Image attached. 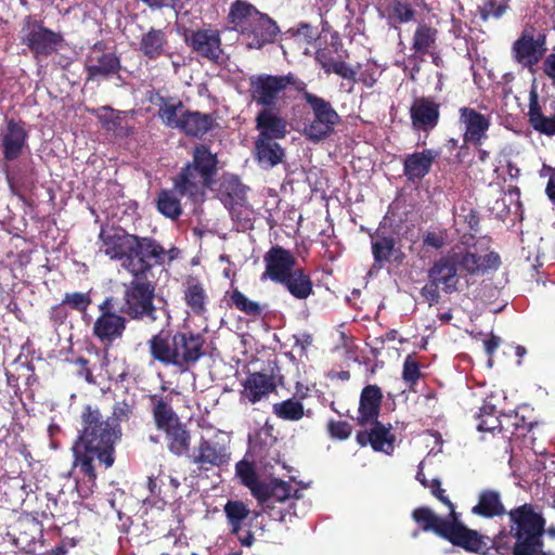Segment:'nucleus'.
Here are the masks:
<instances>
[{"label":"nucleus","instance_id":"obj_1","mask_svg":"<svg viewBox=\"0 0 555 555\" xmlns=\"http://www.w3.org/2000/svg\"><path fill=\"white\" fill-rule=\"evenodd\" d=\"M102 251L112 260L120 262L131 276L124 284L122 305L119 312L131 320H156L154 305L156 283L147 275L154 267L164 266L176 258L175 248L167 250L156 238L130 234L119 228L101 229Z\"/></svg>","mask_w":555,"mask_h":555},{"label":"nucleus","instance_id":"obj_2","mask_svg":"<svg viewBox=\"0 0 555 555\" xmlns=\"http://www.w3.org/2000/svg\"><path fill=\"white\" fill-rule=\"evenodd\" d=\"M119 424L105 417L98 406L87 404L80 414V427L72 446L73 467L85 478L79 491L83 496L93 493L98 474L95 464L111 468L116 460V443L120 439Z\"/></svg>","mask_w":555,"mask_h":555},{"label":"nucleus","instance_id":"obj_3","mask_svg":"<svg viewBox=\"0 0 555 555\" xmlns=\"http://www.w3.org/2000/svg\"><path fill=\"white\" fill-rule=\"evenodd\" d=\"M149 352L154 361L185 371L205 354V337L192 330L162 328L147 340Z\"/></svg>","mask_w":555,"mask_h":555},{"label":"nucleus","instance_id":"obj_4","mask_svg":"<svg viewBox=\"0 0 555 555\" xmlns=\"http://www.w3.org/2000/svg\"><path fill=\"white\" fill-rule=\"evenodd\" d=\"M501 257L496 251L483 256L467 249L449 251L436 259L427 271V278L441 286V292L451 295L461 291L460 270L466 275H478L489 270H498Z\"/></svg>","mask_w":555,"mask_h":555},{"label":"nucleus","instance_id":"obj_5","mask_svg":"<svg viewBox=\"0 0 555 555\" xmlns=\"http://www.w3.org/2000/svg\"><path fill=\"white\" fill-rule=\"evenodd\" d=\"M227 21L230 28L242 37L248 49L260 50L273 43L280 34L278 23L247 0L233 1Z\"/></svg>","mask_w":555,"mask_h":555},{"label":"nucleus","instance_id":"obj_6","mask_svg":"<svg viewBox=\"0 0 555 555\" xmlns=\"http://www.w3.org/2000/svg\"><path fill=\"white\" fill-rule=\"evenodd\" d=\"M217 153L206 144H196L192 151V160L188 162L172 178V183L180 196L195 202L217 182L219 171Z\"/></svg>","mask_w":555,"mask_h":555},{"label":"nucleus","instance_id":"obj_7","mask_svg":"<svg viewBox=\"0 0 555 555\" xmlns=\"http://www.w3.org/2000/svg\"><path fill=\"white\" fill-rule=\"evenodd\" d=\"M511 534L516 540L514 555H528L535 547H543L545 532V518L537 513L534 506L525 503L511 509L508 513Z\"/></svg>","mask_w":555,"mask_h":555},{"label":"nucleus","instance_id":"obj_8","mask_svg":"<svg viewBox=\"0 0 555 555\" xmlns=\"http://www.w3.org/2000/svg\"><path fill=\"white\" fill-rule=\"evenodd\" d=\"M307 83L293 73L286 75L260 74L249 78V96L261 108H276L284 101L287 89L298 93Z\"/></svg>","mask_w":555,"mask_h":555},{"label":"nucleus","instance_id":"obj_9","mask_svg":"<svg viewBox=\"0 0 555 555\" xmlns=\"http://www.w3.org/2000/svg\"><path fill=\"white\" fill-rule=\"evenodd\" d=\"M300 93L312 112V118L305 126L304 134L313 142L325 140L334 132L340 116L328 101L308 92L307 87Z\"/></svg>","mask_w":555,"mask_h":555},{"label":"nucleus","instance_id":"obj_10","mask_svg":"<svg viewBox=\"0 0 555 555\" xmlns=\"http://www.w3.org/2000/svg\"><path fill=\"white\" fill-rule=\"evenodd\" d=\"M21 43L26 46L35 59L48 57L59 51L64 37L44 26L42 21L26 16L22 27Z\"/></svg>","mask_w":555,"mask_h":555},{"label":"nucleus","instance_id":"obj_11","mask_svg":"<svg viewBox=\"0 0 555 555\" xmlns=\"http://www.w3.org/2000/svg\"><path fill=\"white\" fill-rule=\"evenodd\" d=\"M98 309L99 315L93 322L92 336L103 346L111 347L116 340L122 338L127 328V318L117 312L116 299L113 296L105 297Z\"/></svg>","mask_w":555,"mask_h":555},{"label":"nucleus","instance_id":"obj_12","mask_svg":"<svg viewBox=\"0 0 555 555\" xmlns=\"http://www.w3.org/2000/svg\"><path fill=\"white\" fill-rule=\"evenodd\" d=\"M546 51V34L532 25L525 26L512 46L514 61L530 70L544 59Z\"/></svg>","mask_w":555,"mask_h":555},{"label":"nucleus","instance_id":"obj_13","mask_svg":"<svg viewBox=\"0 0 555 555\" xmlns=\"http://www.w3.org/2000/svg\"><path fill=\"white\" fill-rule=\"evenodd\" d=\"M121 69L120 57L116 52L107 51L104 41H96L85 60L87 80L107 79L118 75Z\"/></svg>","mask_w":555,"mask_h":555},{"label":"nucleus","instance_id":"obj_14","mask_svg":"<svg viewBox=\"0 0 555 555\" xmlns=\"http://www.w3.org/2000/svg\"><path fill=\"white\" fill-rule=\"evenodd\" d=\"M186 46L198 57H202L212 64L223 62V49L221 34L218 29L199 28L184 34Z\"/></svg>","mask_w":555,"mask_h":555},{"label":"nucleus","instance_id":"obj_15","mask_svg":"<svg viewBox=\"0 0 555 555\" xmlns=\"http://www.w3.org/2000/svg\"><path fill=\"white\" fill-rule=\"evenodd\" d=\"M189 459L191 463L197 465L199 470L208 472L215 467L228 466L231 461V451L225 443L201 437L197 446L189 454Z\"/></svg>","mask_w":555,"mask_h":555},{"label":"nucleus","instance_id":"obj_16","mask_svg":"<svg viewBox=\"0 0 555 555\" xmlns=\"http://www.w3.org/2000/svg\"><path fill=\"white\" fill-rule=\"evenodd\" d=\"M450 516L451 522L443 539L466 552L485 555L490 538L465 526L460 520V514L456 511H452Z\"/></svg>","mask_w":555,"mask_h":555},{"label":"nucleus","instance_id":"obj_17","mask_svg":"<svg viewBox=\"0 0 555 555\" xmlns=\"http://www.w3.org/2000/svg\"><path fill=\"white\" fill-rule=\"evenodd\" d=\"M440 103L433 96H417L410 106V119L413 130L429 133L440 121Z\"/></svg>","mask_w":555,"mask_h":555},{"label":"nucleus","instance_id":"obj_18","mask_svg":"<svg viewBox=\"0 0 555 555\" xmlns=\"http://www.w3.org/2000/svg\"><path fill=\"white\" fill-rule=\"evenodd\" d=\"M263 262L261 281L270 280L280 284L295 269L296 258L291 250L274 245L263 255Z\"/></svg>","mask_w":555,"mask_h":555},{"label":"nucleus","instance_id":"obj_19","mask_svg":"<svg viewBox=\"0 0 555 555\" xmlns=\"http://www.w3.org/2000/svg\"><path fill=\"white\" fill-rule=\"evenodd\" d=\"M459 114V121L464 126V144L481 146L482 142L488 139L487 132L491 126V116L468 106L461 107Z\"/></svg>","mask_w":555,"mask_h":555},{"label":"nucleus","instance_id":"obj_20","mask_svg":"<svg viewBox=\"0 0 555 555\" xmlns=\"http://www.w3.org/2000/svg\"><path fill=\"white\" fill-rule=\"evenodd\" d=\"M518 415H500L499 411L493 404L485 403L476 415V427L479 431L485 433H505L511 436L515 435L518 429L517 424Z\"/></svg>","mask_w":555,"mask_h":555},{"label":"nucleus","instance_id":"obj_21","mask_svg":"<svg viewBox=\"0 0 555 555\" xmlns=\"http://www.w3.org/2000/svg\"><path fill=\"white\" fill-rule=\"evenodd\" d=\"M0 135L2 155L7 163L16 160L28 146V132L23 121H16L13 118L7 120V126Z\"/></svg>","mask_w":555,"mask_h":555},{"label":"nucleus","instance_id":"obj_22","mask_svg":"<svg viewBox=\"0 0 555 555\" xmlns=\"http://www.w3.org/2000/svg\"><path fill=\"white\" fill-rule=\"evenodd\" d=\"M440 156V151L435 149H424L414 151L404 156L403 176L408 182L413 184L421 182L431 171L433 165Z\"/></svg>","mask_w":555,"mask_h":555},{"label":"nucleus","instance_id":"obj_23","mask_svg":"<svg viewBox=\"0 0 555 555\" xmlns=\"http://www.w3.org/2000/svg\"><path fill=\"white\" fill-rule=\"evenodd\" d=\"M372 428L357 433L356 440L361 447L370 444L376 452H384L388 455L395 450L396 436L391 433V425L385 426L378 420L370 423Z\"/></svg>","mask_w":555,"mask_h":555},{"label":"nucleus","instance_id":"obj_24","mask_svg":"<svg viewBox=\"0 0 555 555\" xmlns=\"http://www.w3.org/2000/svg\"><path fill=\"white\" fill-rule=\"evenodd\" d=\"M182 295L189 313L204 317L208 311L209 296L198 276L188 275L182 283Z\"/></svg>","mask_w":555,"mask_h":555},{"label":"nucleus","instance_id":"obj_25","mask_svg":"<svg viewBox=\"0 0 555 555\" xmlns=\"http://www.w3.org/2000/svg\"><path fill=\"white\" fill-rule=\"evenodd\" d=\"M276 108H261L255 117V129L257 139L281 140L288 132L287 121L283 118Z\"/></svg>","mask_w":555,"mask_h":555},{"label":"nucleus","instance_id":"obj_26","mask_svg":"<svg viewBox=\"0 0 555 555\" xmlns=\"http://www.w3.org/2000/svg\"><path fill=\"white\" fill-rule=\"evenodd\" d=\"M383 402V392L377 385L365 386L360 395L358 417L356 422L359 426H366L376 422L379 416Z\"/></svg>","mask_w":555,"mask_h":555},{"label":"nucleus","instance_id":"obj_27","mask_svg":"<svg viewBox=\"0 0 555 555\" xmlns=\"http://www.w3.org/2000/svg\"><path fill=\"white\" fill-rule=\"evenodd\" d=\"M371 249L375 268H383L391 260L400 263L403 258V253L396 247L395 237L378 231L371 235Z\"/></svg>","mask_w":555,"mask_h":555},{"label":"nucleus","instance_id":"obj_28","mask_svg":"<svg viewBox=\"0 0 555 555\" xmlns=\"http://www.w3.org/2000/svg\"><path fill=\"white\" fill-rule=\"evenodd\" d=\"M273 427L269 424L261 426L255 434L248 437V451L247 454L259 464H268V460L274 457L271 448L275 442L272 436Z\"/></svg>","mask_w":555,"mask_h":555},{"label":"nucleus","instance_id":"obj_29","mask_svg":"<svg viewBox=\"0 0 555 555\" xmlns=\"http://www.w3.org/2000/svg\"><path fill=\"white\" fill-rule=\"evenodd\" d=\"M243 385V396L253 404L276 390L273 370L270 374L263 372L250 373Z\"/></svg>","mask_w":555,"mask_h":555},{"label":"nucleus","instance_id":"obj_30","mask_svg":"<svg viewBox=\"0 0 555 555\" xmlns=\"http://www.w3.org/2000/svg\"><path fill=\"white\" fill-rule=\"evenodd\" d=\"M215 126V118L211 114L186 108L182 115L179 131L185 137L202 139L212 130Z\"/></svg>","mask_w":555,"mask_h":555},{"label":"nucleus","instance_id":"obj_31","mask_svg":"<svg viewBox=\"0 0 555 555\" xmlns=\"http://www.w3.org/2000/svg\"><path fill=\"white\" fill-rule=\"evenodd\" d=\"M254 144L255 158L261 168L272 169L284 162L285 150L278 140L256 138Z\"/></svg>","mask_w":555,"mask_h":555},{"label":"nucleus","instance_id":"obj_32","mask_svg":"<svg viewBox=\"0 0 555 555\" xmlns=\"http://www.w3.org/2000/svg\"><path fill=\"white\" fill-rule=\"evenodd\" d=\"M149 401L153 421L158 430L163 431L181 421L170 404V398L154 393L149 396Z\"/></svg>","mask_w":555,"mask_h":555},{"label":"nucleus","instance_id":"obj_33","mask_svg":"<svg viewBox=\"0 0 555 555\" xmlns=\"http://www.w3.org/2000/svg\"><path fill=\"white\" fill-rule=\"evenodd\" d=\"M168 451L175 456L181 457L190 454L191 430L181 421L163 430Z\"/></svg>","mask_w":555,"mask_h":555},{"label":"nucleus","instance_id":"obj_34","mask_svg":"<svg viewBox=\"0 0 555 555\" xmlns=\"http://www.w3.org/2000/svg\"><path fill=\"white\" fill-rule=\"evenodd\" d=\"M412 519L425 531H431L440 538H444V534L450 526L451 516L442 518L434 513L428 506L416 507L412 512Z\"/></svg>","mask_w":555,"mask_h":555},{"label":"nucleus","instance_id":"obj_35","mask_svg":"<svg viewBox=\"0 0 555 555\" xmlns=\"http://www.w3.org/2000/svg\"><path fill=\"white\" fill-rule=\"evenodd\" d=\"M474 515L482 518H494L506 514L501 493L493 489H485L478 494V502L472 508Z\"/></svg>","mask_w":555,"mask_h":555},{"label":"nucleus","instance_id":"obj_36","mask_svg":"<svg viewBox=\"0 0 555 555\" xmlns=\"http://www.w3.org/2000/svg\"><path fill=\"white\" fill-rule=\"evenodd\" d=\"M168 38L163 29L150 28L139 42V51L149 60H157L167 54Z\"/></svg>","mask_w":555,"mask_h":555},{"label":"nucleus","instance_id":"obj_37","mask_svg":"<svg viewBox=\"0 0 555 555\" xmlns=\"http://www.w3.org/2000/svg\"><path fill=\"white\" fill-rule=\"evenodd\" d=\"M388 16L397 24H408L416 20L417 8L427 9L426 0H386Z\"/></svg>","mask_w":555,"mask_h":555},{"label":"nucleus","instance_id":"obj_38","mask_svg":"<svg viewBox=\"0 0 555 555\" xmlns=\"http://www.w3.org/2000/svg\"><path fill=\"white\" fill-rule=\"evenodd\" d=\"M157 105V116L163 124L168 128L179 130L182 115L186 109L183 102L178 98L158 95Z\"/></svg>","mask_w":555,"mask_h":555},{"label":"nucleus","instance_id":"obj_39","mask_svg":"<svg viewBox=\"0 0 555 555\" xmlns=\"http://www.w3.org/2000/svg\"><path fill=\"white\" fill-rule=\"evenodd\" d=\"M437 28L426 23L418 24L412 38V49L414 50V55H411L410 59L417 55L418 59L423 61V57L427 55V53H430L431 50L437 49Z\"/></svg>","mask_w":555,"mask_h":555},{"label":"nucleus","instance_id":"obj_40","mask_svg":"<svg viewBox=\"0 0 555 555\" xmlns=\"http://www.w3.org/2000/svg\"><path fill=\"white\" fill-rule=\"evenodd\" d=\"M247 188L236 176L224 177L220 184V194L224 205L233 214L234 206H244L247 202Z\"/></svg>","mask_w":555,"mask_h":555},{"label":"nucleus","instance_id":"obj_41","mask_svg":"<svg viewBox=\"0 0 555 555\" xmlns=\"http://www.w3.org/2000/svg\"><path fill=\"white\" fill-rule=\"evenodd\" d=\"M280 284L299 300H305L313 294L311 276L302 268H295Z\"/></svg>","mask_w":555,"mask_h":555},{"label":"nucleus","instance_id":"obj_42","mask_svg":"<svg viewBox=\"0 0 555 555\" xmlns=\"http://www.w3.org/2000/svg\"><path fill=\"white\" fill-rule=\"evenodd\" d=\"M235 475L241 483L248 488L254 498H262L267 489V482L259 479L253 462L241 460L235 465Z\"/></svg>","mask_w":555,"mask_h":555},{"label":"nucleus","instance_id":"obj_43","mask_svg":"<svg viewBox=\"0 0 555 555\" xmlns=\"http://www.w3.org/2000/svg\"><path fill=\"white\" fill-rule=\"evenodd\" d=\"M225 299L229 307L235 308L254 320L260 319L266 314L267 305L249 299L238 288L227 292Z\"/></svg>","mask_w":555,"mask_h":555},{"label":"nucleus","instance_id":"obj_44","mask_svg":"<svg viewBox=\"0 0 555 555\" xmlns=\"http://www.w3.org/2000/svg\"><path fill=\"white\" fill-rule=\"evenodd\" d=\"M528 117L534 130L546 135L555 134V114L553 116L543 115L535 90L530 92Z\"/></svg>","mask_w":555,"mask_h":555},{"label":"nucleus","instance_id":"obj_45","mask_svg":"<svg viewBox=\"0 0 555 555\" xmlns=\"http://www.w3.org/2000/svg\"><path fill=\"white\" fill-rule=\"evenodd\" d=\"M315 60L324 73H334L344 79L350 80L352 82L357 81V72L345 61L335 59L332 52L327 49L317 51Z\"/></svg>","mask_w":555,"mask_h":555},{"label":"nucleus","instance_id":"obj_46","mask_svg":"<svg viewBox=\"0 0 555 555\" xmlns=\"http://www.w3.org/2000/svg\"><path fill=\"white\" fill-rule=\"evenodd\" d=\"M264 495L262 498H255L260 505H266L270 507V503L272 502H285L289 498L294 496L296 499L300 498L299 490L296 489L293 492L292 486L284 480L281 479H272L270 482H267V489L264 491Z\"/></svg>","mask_w":555,"mask_h":555},{"label":"nucleus","instance_id":"obj_47","mask_svg":"<svg viewBox=\"0 0 555 555\" xmlns=\"http://www.w3.org/2000/svg\"><path fill=\"white\" fill-rule=\"evenodd\" d=\"M179 192L173 186L172 190L162 189L157 193L156 208L159 214L171 220H177L182 216V205L178 197Z\"/></svg>","mask_w":555,"mask_h":555},{"label":"nucleus","instance_id":"obj_48","mask_svg":"<svg viewBox=\"0 0 555 555\" xmlns=\"http://www.w3.org/2000/svg\"><path fill=\"white\" fill-rule=\"evenodd\" d=\"M223 511L231 534L238 535L243 531L244 521L250 514L248 506L242 501L229 500Z\"/></svg>","mask_w":555,"mask_h":555},{"label":"nucleus","instance_id":"obj_49","mask_svg":"<svg viewBox=\"0 0 555 555\" xmlns=\"http://www.w3.org/2000/svg\"><path fill=\"white\" fill-rule=\"evenodd\" d=\"M272 413L280 420L288 422L300 421L305 415V408L295 397L274 403Z\"/></svg>","mask_w":555,"mask_h":555},{"label":"nucleus","instance_id":"obj_50","mask_svg":"<svg viewBox=\"0 0 555 555\" xmlns=\"http://www.w3.org/2000/svg\"><path fill=\"white\" fill-rule=\"evenodd\" d=\"M511 531H500L494 538H490L485 555H514Z\"/></svg>","mask_w":555,"mask_h":555},{"label":"nucleus","instance_id":"obj_51","mask_svg":"<svg viewBox=\"0 0 555 555\" xmlns=\"http://www.w3.org/2000/svg\"><path fill=\"white\" fill-rule=\"evenodd\" d=\"M64 305L70 310H74L82 317L88 312L89 307L92 304V297L90 292H72L65 293L62 298Z\"/></svg>","mask_w":555,"mask_h":555},{"label":"nucleus","instance_id":"obj_52","mask_svg":"<svg viewBox=\"0 0 555 555\" xmlns=\"http://www.w3.org/2000/svg\"><path fill=\"white\" fill-rule=\"evenodd\" d=\"M509 8V0H486L482 5L478 8L479 16L483 22L489 18L502 17Z\"/></svg>","mask_w":555,"mask_h":555},{"label":"nucleus","instance_id":"obj_53","mask_svg":"<svg viewBox=\"0 0 555 555\" xmlns=\"http://www.w3.org/2000/svg\"><path fill=\"white\" fill-rule=\"evenodd\" d=\"M421 376L420 363L413 356H408L403 362L402 379L412 388Z\"/></svg>","mask_w":555,"mask_h":555},{"label":"nucleus","instance_id":"obj_54","mask_svg":"<svg viewBox=\"0 0 555 555\" xmlns=\"http://www.w3.org/2000/svg\"><path fill=\"white\" fill-rule=\"evenodd\" d=\"M440 293L441 286L438 285L433 279H428L427 283L420 291L422 298L428 302L429 306H434L440 302Z\"/></svg>","mask_w":555,"mask_h":555},{"label":"nucleus","instance_id":"obj_55","mask_svg":"<svg viewBox=\"0 0 555 555\" xmlns=\"http://www.w3.org/2000/svg\"><path fill=\"white\" fill-rule=\"evenodd\" d=\"M327 431L332 438L338 440H346L352 433V426L345 421L331 420L327 423Z\"/></svg>","mask_w":555,"mask_h":555},{"label":"nucleus","instance_id":"obj_56","mask_svg":"<svg viewBox=\"0 0 555 555\" xmlns=\"http://www.w3.org/2000/svg\"><path fill=\"white\" fill-rule=\"evenodd\" d=\"M430 490V493L439 500L443 505H446L452 515V511H455V505L451 502L448 495H446V490L441 488V481L439 478H434L430 480L428 486L426 487Z\"/></svg>","mask_w":555,"mask_h":555},{"label":"nucleus","instance_id":"obj_57","mask_svg":"<svg viewBox=\"0 0 555 555\" xmlns=\"http://www.w3.org/2000/svg\"><path fill=\"white\" fill-rule=\"evenodd\" d=\"M70 315V311L63 300L60 304L52 306L49 310V320L55 326L63 325Z\"/></svg>","mask_w":555,"mask_h":555},{"label":"nucleus","instance_id":"obj_58","mask_svg":"<svg viewBox=\"0 0 555 555\" xmlns=\"http://www.w3.org/2000/svg\"><path fill=\"white\" fill-rule=\"evenodd\" d=\"M76 366V375L83 378L90 385H96L95 377L89 366V360L83 357H78L73 361Z\"/></svg>","mask_w":555,"mask_h":555},{"label":"nucleus","instance_id":"obj_59","mask_svg":"<svg viewBox=\"0 0 555 555\" xmlns=\"http://www.w3.org/2000/svg\"><path fill=\"white\" fill-rule=\"evenodd\" d=\"M133 411V404L126 400L118 401L113 408V417L117 422L128 421Z\"/></svg>","mask_w":555,"mask_h":555},{"label":"nucleus","instance_id":"obj_60","mask_svg":"<svg viewBox=\"0 0 555 555\" xmlns=\"http://www.w3.org/2000/svg\"><path fill=\"white\" fill-rule=\"evenodd\" d=\"M425 246L440 249L446 245V235L442 232L428 231L423 236Z\"/></svg>","mask_w":555,"mask_h":555},{"label":"nucleus","instance_id":"obj_61","mask_svg":"<svg viewBox=\"0 0 555 555\" xmlns=\"http://www.w3.org/2000/svg\"><path fill=\"white\" fill-rule=\"evenodd\" d=\"M3 172L5 175V180H7V183L10 188V190L12 191L13 194H17L18 181H17L16 173L10 169L8 164L4 165Z\"/></svg>","mask_w":555,"mask_h":555},{"label":"nucleus","instance_id":"obj_62","mask_svg":"<svg viewBox=\"0 0 555 555\" xmlns=\"http://www.w3.org/2000/svg\"><path fill=\"white\" fill-rule=\"evenodd\" d=\"M500 344H501V338L493 334L487 340H485V350L489 357L490 364H491V358L494 354V352L496 351V349L499 348Z\"/></svg>","mask_w":555,"mask_h":555},{"label":"nucleus","instance_id":"obj_63","mask_svg":"<svg viewBox=\"0 0 555 555\" xmlns=\"http://www.w3.org/2000/svg\"><path fill=\"white\" fill-rule=\"evenodd\" d=\"M465 222L467 223L469 230L478 232L480 229L479 212L475 209H470L465 216Z\"/></svg>","mask_w":555,"mask_h":555},{"label":"nucleus","instance_id":"obj_64","mask_svg":"<svg viewBox=\"0 0 555 555\" xmlns=\"http://www.w3.org/2000/svg\"><path fill=\"white\" fill-rule=\"evenodd\" d=\"M543 72L548 78L555 80V53H551L544 59Z\"/></svg>","mask_w":555,"mask_h":555}]
</instances>
